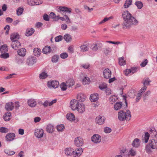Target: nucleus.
<instances>
[{"label":"nucleus","mask_w":157,"mask_h":157,"mask_svg":"<svg viewBox=\"0 0 157 157\" xmlns=\"http://www.w3.org/2000/svg\"><path fill=\"white\" fill-rule=\"evenodd\" d=\"M24 59L23 58H17L16 59V61L19 64H22L24 63Z\"/></svg>","instance_id":"50"},{"label":"nucleus","mask_w":157,"mask_h":157,"mask_svg":"<svg viewBox=\"0 0 157 157\" xmlns=\"http://www.w3.org/2000/svg\"><path fill=\"white\" fill-rule=\"evenodd\" d=\"M59 84V82L57 81H52L51 82L50 85L54 88H57Z\"/></svg>","instance_id":"33"},{"label":"nucleus","mask_w":157,"mask_h":157,"mask_svg":"<svg viewBox=\"0 0 157 157\" xmlns=\"http://www.w3.org/2000/svg\"><path fill=\"white\" fill-rule=\"evenodd\" d=\"M54 126L52 124H48L46 127V130L47 132L52 133L54 131Z\"/></svg>","instance_id":"23"},{"label":"nucleus","mask_w":157,"mask_h":157,"mask_svg":"<svg viewBox=\"0 0 157 157\" xmlns=\"http://www.w3.org/2000/svg\"><path fill=\"white\" fill-rule=\"evenodd\" d=\"M8 51V48L6 45L4 44L0 48V51L1 53L7 52Z\"/></svg>","instance_id":"29"},{"label":"nucleus","mask_w":157,"mask_h":157,"mask_svg":"<svg viewBox=\"0 0 157 157\" xmlns=\"http://www.w3.org/2000/svg\"><path fill=\"white\" fill-rule=\"evenodd\" d=\"M19 38V36L18 33H13L10 35V39L12 41L17 40V39H18Z\"/></svg>","instance_id":"19"},{"label":"nucleus","mask_w":157,"mask_h":157,"mask_svg":"<svg viewBox=\"0 0 157 157\" xmlns=\"http://www.w3.org/2000/svg\"><path fill=\"white\" fill-rule=\"evenodd\" d=\"M147 59H145L144 61H142L140 64V66L142 67H144L147 65Z\"/></svg>","instance_id":"55"},{"label":"nucleus","mask_w":157,"mask_h":157,"mask_svg":"<svg viewBox=\"0 0 157 157\" xmlns=\"http://www.w3.org/2000/svg\"><path fill=\"white\" fill-rule=\"evenodd\" d=\"M119 63L121 66H124L126 64V62L124 60V57L120 58L119 59Z\"/></svg>","instance_id":"39"},{"label":"nucleus","mask_w":157,"mask_h":157,"mask_svg":"<svg viewBox=\"0 0 157 157\" xmlns=\"http://www.w3.org/2000/svg\"><path fill=\"white\" fill-rule=\"evenodd\" d=\"M5 153L9 155H13L14 154L15 152L12 151H10L9 150L5 149L4 150Z\"/></svg>","instance_id":"49"},{"label":"nucleus","mask_w":157,"mask_h":157,"mask_svg":"<svg viewBox=\"0 0 157 157\" xmlns=\"http://www.w3.org/2000/svg\"><path fill=\"white\" fill-rule=\"evenodd\" d=\"M81 66L84 69H87L89 67L90 65L88 63H85L82 65Z\"/></svg>","instance_id":"64"},{"label":"nucleus","mask_w":157,"mask_h":157,"mask_svg":"<svg viewBox=\"0 0 157 157\" xmlns=\"http://www.w3.org/2000/svg\"><path fill=\"white\" fill-rule=\"evenodd\" d=\"M91 140L95 143H98L101 142V138H91Z\"/></svg>","instance_id":"48"},{"label":"nucleus","mask_w":157,"mask_h":157,"mask_svg":"<svg viewBox=\"0 0 157 157\" xmlns=\"http://www.w3.org/2000/svg\"><path fill=\"white\" fill-rule=\"evenodd\" d=\"M81 50L82 52L87 51L88 50L89 48L87 45H83L80 46Z\"/></svg>","instance_id":"41"},{"label":"nucleus","mask_w":157,"mask_h":157,"mask_svg":"<svg viewBox=\"0 0 157 157\" xmlns=\"http://www.w3.org/2000/svg\"><path fill=\"white\" fill-rule=\"evenodd\" d=\"M122 106V103L121 102H116L114 105V108L116 110H119Z\"/></svg>","instance_id":"27"},{"label":"nucleus","mask_w":157,"mask_h":157,"mask_svg":"<svg viewBox=\"0 0 157 157\" xmlns=\"http://www.w3.org/2000/svg\"><path fill=\"white\" fill-rule=\"evenodd\" d=\"M63 39V36H62L59 35L56 37L55 38V40L56 42H59Z\"/></svg>","instance_id":"56"},{"label":"nucleus","mask_w":157,"mask_h":157,"mask_svg":"<svg viewBox=\"0 0 157 157\" xmlns=\"http://www.w3.org/2000/svg\"><path fill=\"white\" fill-rule=\"evenodd\" d=\"M28 104L29 106L33 107L36 105V102L34 99H31L28 101Z\"/></svg>","instance_id":"20"},{"label":"nucleus","mask_w":157,"mask_h":157,"mask_svg":"<svg viewBox=\"0 0 157 157\" xmlns=\"http://www.w3.org/2000/svg\"><path fill=\"white\" fill-rule=\"evenodd\" d=\"M118 116L119 120L123 121L125 120H130L131 115V112L128 110H127L125 112L124 110H121L118 112Z\"/></svg>","instance_id":"3"},{"label":"nucleus","mask_w":157,"mask_h":157,"mask_svg":"<svg viewBox=\"0 0 157 157\" xmlns=\"http://www.w3.org/2000/svg\"><path fill=\"white\" fill-rule=\"evenodd\" d=\"M105 92L107 95H109L111 94V90L110 88H107L105 90Z\"/></svg>","instance_id":"61"},{"label":"nucleus","mask_w":157,"mask_h":157,"mask_svg":"<svg viewBox=\"0 0 157 157\" xmlns=\"http://www.w3.org/2000/svg\"><path fill=\"white\" fill-rule=\"evenodd\" d=\"M67 86L68 87L72 86L74 84V82L73 79L70 78L66 81Z\"/></svg>","instance_id":"28"},{"label":"nucleus","mask_w":157,"mask_h":157,"mask_svg":"<svg viewBox=\"0 0 157 157\" xmlns=\"http://www.w3.org/2000/svg\"><path fill=\"white\" fill-rule=\"evenodd\" d=\"M154 142L155 143V140L154 139H152L151 140H149V146L148 145H147L146 147V151L148 153H150L151 152V148L152 149H156V147H155L154 146L153 144H152L153 142Z\"/></svg>","instance_id":"5"},{"label":"nucleus","mask_w":157,"mask_h":157,"mask_svg":"<svg viewBox=\"0 0 157 157\" xmlns=\"http://www.w3.org/2000/svg\"><path fill=\"white\" fill-rule=\"evenodd\" d=\"M60 88L63 91H65L67 89V84L66 83L62 82L60 85Z\"/></svg>","instance_id":"44"},{"label":"nucleus","mask_w":157,"mask_h":157,"mask_svg":"<svg viewBox=\"0 0 157 157\" xmlns=\"http://www.w3.org/2000/svg\"><path fill=\"white\" fill-rule=\"evenodd\" d=\"M68 56V54L67 53H62L60 55V57L62 59H65Z\"/></svg>","instance_id":"58"},{"label":"nucleus","mask_w":157,"mask_h":157,"mask_svg":"<svg viewBox=\"0 0 157 157\" xmlns=\"http://www.w3.org/2000/svg\"><path fill=\"white\" fill-rule=\"evenodd\" d=\"M135 4L136 6L139 9H141L143 6L142 2L140 1L136 2Z\"/></svg>","instance_id":"43"},{"label":"nucleus","mask_w":157,"mask_h":157,"mask_svg":"<svg viewBox=\"0 0 157 157\" xmlns=\"http://www.w3.org/2000/svg\"><path fill=\"white\" fill-rule=\"evenodd\" d=\"M122 17L124 20L122 24L123 29H129L132 25H136L138 23V21L128 11H124Z\"/></svg>","instance_id":"1"},{"label":"nucleus","mask_w":157,"mask_h":157,"mask_svg":"<svg viewBox=\"0 0 157 157\" xmlns=\"http://www.w3.org/2000/svg\"><path fill=\"white\" fill-rule=\"evenodd\" d=\"M65 153L67 156H72L75 152L74 149L72 147H67L65 149Z\"/></svg>","instance_id":"12"},{"label":"nucleus","mask_w":157,"mask_h":157,"mask_svg":"<svg viewBox=\"0 0 157 157\" xmlns=\"http://www.w3.org/2000/svg\"><path fill=\"white\" fill-rule=\"evenodd\" d=\"M41 52V50L38 48H35L33 50V52L34 55L38 56L40 55Z\"/></svg>","instance_id":"35"},{"label":"nucleus","mask_w":157,"mask_h":157,"mask_svg":"<svg viewBox=\"0 0 157 157\" xmlns=\"http://www.w3.org/2000/svg\"><path fill=\"white\" fill-rule=\"evenodd\" d=\"M35 30L33 28H28L26 30V33L25 35L26 36H29L32 35L33 34Z\"/></svg>","instance_id":"24"},{"label":"nucleus","mask_w":157,"mask_h":157,"mask_svg":"<svg viewBox=\"0 0 157 157\" xmlns=\"http://www.w3.org/2000/svg\"><path fill=\"white\" fill-rule=\"evenodd\" d=\"M66 117L70 121H73L75 120V117L73 113H70L66 115Z\"/></svg>","instance_id":"21"},{"label":"nucleus","mask_w":157,"mask_h":157,"mask_svg":"<svg viewBox=\"0 0 157 157\" xmlns=\"http://www.w3.org/2000/svg\"><path fill=\"white\" fill-rule=\"evenodd\" d=\"M64 39L67 42H69L71 40L72 38L70 35L66 34L64 36Z\"/></svg>","instance_id":"36"},{"label":"nucleus","mask_w":157,"mask_h":157,"mask_svg":"<svg viewBox=\"0 0 157 157\" xmlns=\"http://www.w3.org/2000/svg\"><path fill=\"white\" fill-rule=\"evenodd\" d=\"M104 131L106 133H109L111 132V129L109 127H105L104 129Z\"/></svg>","instance_id":"60"},{"label":"nucleus","mask_w":157,"mask_h":157,"mask_svg":"<svg viewBox=\"0 0 157 157\" xmlns=\"http://www.w3.org/2000/svg\"><path fill=\"white\" fill-rule=\"evenodd\" d=\"M52 50L51 47L49 46H45L43 49L42 52L44 54L50 52Z\"/></svg>","instance_id":"30"},{"label":"nucleus","mask_w":157,"mask_h":157,"mask_svg":"<svg viewBox=\"0 0 157 157\" xmlns=\"http://www.w3.org/2000/svg\"><path fill=\"white\" fill-rule=\"evenodd\" d=\"M151 92L150 91L148 90L147 91L146 93H145L143 96V98L144 99V100H145L146 98V97L148 96L150 94Z\"/></svg>","instance_id":"59"},{"label":"nucleus","mask_w":157,"mask_h":157,"mask_svg":"<svg viewBox=\"0 0 157 157\" xmlns=\"http://www.w3.org/2000/svg\"><path fill=\"white\" fill-rule=\"evenodd\" d=\"M59 59V56L58 55H55L52 57V61L53 63H56L58 61Z\"/></svg>","instance_id":"51"},{"label":"nucleus","mask_w":157,"mask_h":157,"mask_svg":"<svg viewBox=\"0 0 157 157\" xmlns=\"http://www.w3.org/2000/svg\"><path fill=\"white\" fill-rule=\"evenodd\" d=\"M90 80L88 77H85L82 80V83L84 85H86L89 84Z\"/></svg>","instance_id":"37"},{"label":"nucleus","mask_w":157,"mask_h":157,"mask_svg":"<svg viewBox=\"0 0 157 157\" xmlns=\"http://www.w3.org/2000/svg\"><path fill=\"white\" fill-rule=\"evenodd\" d=\"M129 155L132 156H134L136 155V152L135 150L133 149L130 150L129 152Z\"/></svg>","instance_id":"53"},{"label":"nucleus","mask_w":157,"mask_h":157,"mask_svg":"<svg viewBox=\"0 0 157 157\" xmlns=\"http://www.w3.org/2000/svg\"><path fill=\"white\" fill-rule=\"evenodd\" d=\"M21 44L18 40H15L12 41L11 46L12 48L15 50H17L19 46H21Z\"/></svg>","instance_id":"14"},{"label":"nucleus","mask_w":157,"mask_h":157,"mask_svg":"<svg viewBox=\"0 0 157 157\" xmlns=\"http://www.w3.org/2000/svg\"><path fill=\"white\" fill-rule=\"evenodd\" d=\"M43 19L46 21H48L49 20L48 16L46 14H44L43 16Z\"/></svg>","instance_id":"63"},{"label":"nucleus","mask_w":157,"mask_h":157,"mask_svg":"<svg viewBox=\"0 0 157 157\" xmlns=\"http://www.w3.org/2000/svg\"><path fill=\"white\" fill-rule=\"evenodd\" d=\"M28 4L31 6L38 5L42 3L43 2L40 0H27Z\"/></svg>","instance_id":"10"},{"label":"nucleus","mask_w":157,"mask_h":157,"mask_svg":"<svg viewBox=\"0 0 157 157\" xmlns=\"http://www.w3.org/2000/svg\"><path fill=\"white\" fill-rule=\"evenodd\" d=\"M117 97L115 95L111 96L109 98V101L111 104H113L114 102H116L117 100Z\"/></svg>","instance_id":"32"},{"label":"nucleus","mask_w":157,"mask_h":157,"mask_svg":"<svg viewBox=\"0 0 157 157\" xmlns=\"http://www.w3.org/2000/svg\"><path fill=\"white\" fill-rule=\"evenodd\" d=\"M107 85L105 83H103L100 84L99 86V88L101 90H103L106 89L107 88Z\"/></svg>","instance_id":"47"},{"label":"nucleus","mask_w":157,"mask_h":157,"mask_svg":"<svg viewBox=\"0 0 157 157\" xmlns=\"http://www.w3.org/2000/svg\"><path fill=\"white\" fill-rule=\"evenodd\" d=\"M14 107V106L13 105V103L12 102H9L6 104L5 109L8 111L12 110Z\"/></svg>","instance_id":"18"},{"label":"nucleus","mask_w":157,"mask_h":157,"mask_svg":"<svg viewBox=\"0 0 157 157\" xmlns=\"http://www.w3.org/2000/svg\"><path fill=\"white\" fill-rule=\"evenodd\" d=\"M98 99V94H91L90 96V100L92 102H95Z\"/></svg>","instance_id":"25"},{"label":"nucleus","mask_w":157,"mask_h":157,"mask_svg":"<svg viewBox=\"0 0 157 157\" xmlns=\"http://www.w3.org/2000/svg\"><path fill=\"white\" fill-rule=\"evenodd\" d=\"M58 12L64 15V17H60L59 18V19L63 21L65 20L67 23H71V21L69 19L68 16L65 15L66 13H70L71 12L72 9L71 8H69L66 6H60L59 8Z\"/></svg>","instance_id":"2"},{"label":"nucleus","mask_w":157,"mask_h":157,"mask_svg":"<svg viewBox=\"0 0 157 157\" xmlns=\"http://www.w3.org/2000/svg\"><path fill=\"white\" fill-rule=\"evenodd\" d=\"M9 54L7 52L5 53H2L0 55V57L3 59H7L9 57Z\"/></svg>","instance_id":"52"},{"label":"nucleus","mask_w":157,"mask_h":157,"mask_svg":"<svg viewBox=\"0 0 157 157\" xmlns=\"http://www.w3.org/2000/svg\"><path fill=\"white\" fill-rule=\"evenodd\" d=\"M44 134V131L42 129H37L35 131V135L36 137H42Z\"/></svg>","instance_id":"11"},{"label":"nucleus","mask_w":157,"mask_h":157,"mask_svg":"<svg viewBox=\"0 0 157 157\" xmlns=\"http://www.w3.org/2000/svg\"><path fill=\"white\" fill-rule=\"evenodd\" d=\"M137 68L136 67H133L130 69H127L124 71V73L125 75H127L129 73H132V74L136 72Z\"/></svg>","instance_id":"16"},{"label":"nucleus","mask_w":157,"mask_h":157,"mask_svg":"<svg viewBox=\"0 0 157 157\" xmlns=\"http://www.w3.org/2000/svg\"><path fill=\"white\" fill-rule=\"evenodd\" d=\"M105 118L104 116H101L100 115L98 116L95 119L96 123L99 125H101L103 124Z\"/></svg>","instance_id":"8"},{"label":"nucleus","mask_w":157,"mask_h":157,"mask_svg":"<svg viewBox=\"0 0 157 157\" xmlns=\"http://www.w3.org/2000/svg\"><path fill=\"white\" fill-rule=\"evenodd\" d=\"M100 44L101 45V43H97L91 46V48L93 51H96L98 49V47L100 45Z\"/></svg>","instance_id":"40"},{"label":"nucleus","mask_w":157,"mask_h":157,"mask_svg":"<svg viewBox=\"0 0 157 157\" xmlns=\"http://www.w3.org/2000/svg\"><path fill=\"white\" fill-rule=\"evenodd\" d=\"M157 132L154 128L151 127L149 131V132H145L144 136V137H155L157 135Z\"/></svg>","instance_id":"4"},{"label":"nucleus","mask_w":157,"mask_h":157,"mask_svg":"<svg viewBox=\"0 0 157 157\" xmlns=\"http://www.w3.org/2000/svg\"><path fill=\"white\" fill-rule=\"evenodd\" d=\"M24 9L23 8L21 7L18 8L17 10V15H21L23 12Z\"/></svg>","instance_id":"46"},{"label":"nucleus","mask_w":157,"mask_h":157,"mask_svg":"<svg viewBox=\"0 0 157 157\" xmlns=\"http://www.w3.org/2000/svg\"><path fill=\"white\" fill-rule=\"evenodd\" d=\"M11 116V113L10 112H8L5 113L3 116V118L5 121H8L10 119V117Z\"/></svg>","instance_id":"22"},{"label":"nucleus","mask_w":157,"mask_h":157,"mask_svg":"<svg viewBox=\"0 0 157 157\" xmlns=\"http://www.w3.org/2000/svg\"><path fill=\"white\" fill-rule=\"evenodd\" d=\"M83 151V150L82 148L78 147L75 149V153L76 154L80 156L82 154Z\"/></svg>","instance_id":"34"},{"label":"nucleus","mask_w":157,"mask_h":157,"mask_svg":"<svg viewBox=\"0 0 157 157\" xmlns=\"http://www.w3.org/2000/svg\"><path fill=\"white\" fill-rule=\"evenodd\" d=\"M0 132L2 133H6L8 132V129L6 128L2 127L0 128Z\"/></svg>","instance_id":"54"},{"label":"nucleus","mask_w":157,"mask_h":157,"mask_svg":"<svg viewBox=\"0 0 157 157\" xmlns=\"http://www.w3.org/2000/svg\"><path fill=\"white\" fill-rule=\"evenodd\" d=\"M132 2V0H126L124 4V7L126 8H128L129 6L131 5Z\"/></svg>","instance_id":"38"},{"label":"nucleus","mask_w":157,"mask_h":157,"mask_svg":"<svg viewBox=\"0 0 157 157\" xmlns=\"http://www.w3.org/2000/svg\"><path fill=\"white\" fill-rule=\"evenodd\" d=\"M147 87L146 86H144L140 90L139 92L141 93H144L146 90Z\"/></svg>","instance_id":"62"},{"label":"nucleus","mask_w":157,"mask_h":157,"mask_svg":"<svg viewBox=\"0 0 157 157\" xmlns=\"http://www.w3.org/2000/svg\"><path fill=\"white\" fill-rule=\"evenodd\" d=\"M56 128L58 131H62L65 129V127L63 124H61L58 125Z\"/></svg>","instance_id":"45"},{"label":"nucleus","mask_w":157,"mask_h":157,"mask_svg":"<svg viewBox=\"0 0 157 157\" xmlns=\"http://www.w3.org/2000/svg\"><path fill=\"white\" fill-rule=\"evenodd\" d=\"M48 77V75L47 73L43 72L39 75V77L40 79H44Z\"/></svg>","instance_id":"42"},{"label":"nucleus","mask_w":157,"mask_h":157,"mask_svg":"<svg viewBox=\"0 0 157 157\" xmlns=\"http://www.w3.org/2000/svg\"><path fill=\"white\" fill-rule=\"evenodd\" d=\"M103 75L105 78L109 79L111 77V72L109 69L106 68L103 71Z\"/></svg>","instance_id":"9"},{"label":"nucleus","mask_w":157,"mask_h":157,"mask_svg":"<svg viewBox=\"0 0 157 157\" xmlns=\"http://www.w3.org/2000/svg\"><path fill=\"white\" fill-rule=\"evenodd\" d=\"M79 105L78 101L75 99H73L71 101L70 107L72 110H75L77 109Z\"/></svg>","instance_id":"6"},{"label":"nucleus","mask_w":157,"mask_h":157,"mask_svg":"<svg viewBox=\"0 0 157 157\" xmlns=\"http://www.w3.org/2000/svg\"><path fill=\"white\" fill-rule=\"evenodd\" d=\"M36 61V58L35 57H29L27 59L26 63L29 66H32Z\"/></svg>","instance_id":"7"},{"label":"nucleus","mask_w":157,"mask_h":157,"mask_svg":"<svg viewBox=\"0 0 157 157\" xmlns=\"http://www.w3.org/2000/svg\"><path fill=\"white\" fill-rule=\"evenodd\" d=\"M86 97L85 95L83 93L78 94L77 96V101L80 102H83L86 100Z\"/></svg>","instance_id":"15"},{"label":"nucleus","mask_w":157,"mask_h":157,"mask_svg":"<svg viewBox=\"0 0 157 157\" xmlns=\"http://www.w3.org/2000/svg\"><path fill=\"white\" fill-rule=\"evenodd\" d=\"M140 140L139 139L136 138L135 139L132 144V146L136 147H138L140 145Z\"/></svg>","instance_id":"31"},{"label":"nucleus","mask_w":157,"mask_h":157,"mask_svg":"<svg viewBox=\"0 0 157 157\" xmlns=\"http://www.w3.org/2000/svg\"><path fill=\"white\" fill-rule=\"evenodd\" d=\"M26 52V49L25 48H22L18 50L17 53L19 55L23 56L25 55Z\"/></svg>","instance_id":"26"},{"label":"nucleus","mask_w":157,"mask_h":157,"mask_svg":"<svg viewBox=\"0 0 157 157\" xmlns=\"http://www.w3.org/2000/svg\"><path fill=\"white\" fill-rule=\"evenodd\" d=\"M15 135L14 133H9L6 135L5 137H15Z\"/></svg>","instance_id":"57"},{"label":"nucleus","mask_w":157,"mask_h":157,"mask_svg":"<svg viewBox=\"0 0 157 157\" xmlns=\"http://www.w3.org/2000/svg\"><path fill=\"white\" fill-rule=\"evenodd\" d=\"M77 109H78L79 113H83L85 110L84 105L83 103H80Z\"/></svg>","instance_id":"17"},{"label":"nucleus","mask_w":157,"mask_h":157,"mask_svg":"<svg viewBox=\"0 0 157 157\" xmlns=\"http://www.w3.org/2000/svg\"><path fill=\"white\" fill-rule=\"evenodd\" d=\"M75 144L77 147L82 146L83 144V140L82 138H75Z\"/></svg>","instance_id":"13"}]
</instances>
